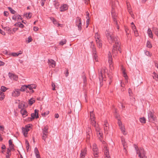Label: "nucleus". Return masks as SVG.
I'll use <instances>...</instances> for the list:
<instances>
[{"label":"nucleus","mask_w":158,"mask_h":158,"mask_svg":"<svg viewBox=\"0 0 158 158\" xmlns=\"http://www.w3.org/2000/svg\"><path fill=\"white\" fill-rule=\"evenodd\" d=\"M106 37L110 43H115V45H114L112 49V53L113 55H116L117 53V51L121 52L120 50V40L117 37L115 36L112 32L109 30H106L105 32Z\"/></svg>","instance_id":"f257e3e1"},{"label":"nucleus","mask_w":158,"mask_h":158,"mask_svg":"<svg viewBox=\"0 0 158 158\" xmlns=\"http://www.w3.org/2000/svg\"><path fill=\"white\" fill-rule=\"evenodd\" d=\"M135 148L137 154H139V156L140 158H147L145 156V152L143 148H140V149H137V147L135 145Z\"/></svg>","instance_id":"f03ea898"},{"label":"nucleus","mask_w":158,"mask_h":158,"mask_svg":"<svg viewBox=\"0 0 158 158\" xmlns=\"http://www.w3.org/2000/svg\"><path fill=\"white\" fill-rule=\"evenodd\" d=\"M48 126H46L42 129V134H41L42 139L45 142L46 139L48 138Z\"/></svg>","instance_id":"7ed1b4c3"},{"label":"nucleus","mask_w":158,"mask_h":158,"mask_svg":"<svg viewBox=\"0 0 158 158\" xmlns=\"http://www.w3.org/2000/svg\"><path fill=\"white\" fill-rule=\"evenodd\" d=\"M93 125L94 126L95 128V130L96 131V134L99 138V140L101 142H102L103 134L101 132L100 128L99 127L98 125L96 124V123Z\"/></svg>","instance_id":"20e7f679"},{"label":"nucleus","mask_w":158,"mask_h":158,"mask_svg":"<svg viewBox=\"0 0 158 158\" xmlns=\"http://www.w3.org/2000/svg\"><path fill=\"white\" fill-rule=\"evenodd\" d=\"M148 119L150 121H155L156 120V117L154 113L151 111H150L148 113Z\"/></svg>","instance_id":"39448f33"},{"label":"nucleus","mask_w":158,"mask_h":158,"mask_svg":"<svg viewBox=\"0 0 158 158\" xmlns=\"http://www.w3.org/2000/svg\"><path fill=\"white\" fill-rule=\"evenodd\" d=\"M107 70L106 68H102L100 71V73H99V79L103 80L105 76L104 74L106 73Z\"/></svg>","instance_id":"423d86ee"},{"label":"nucleus","mask_w":158,"mask_h":158,"mask_svg":"<svg viewBox=\"0 0 158 158\" xmlns=\"http://www.w3.org/2000/svg\"><path fill=\"white\" fill-rule=\"evenodd\" d=\"M76 25L78 28V29L79 31H81L82 29L81 27V21L80 17H77L76 20Z\"/></svg>","instance_id":"0eeeda50"},{"label":"nucleus","mask_w":158,"mask_h":158,"mask_svg":"<svg viewBox=\"0 0 158 158\" xmlns=\"http://www.w3.org/2000/svg\"><path fill=\"white\" fill-rule=\"evenodd\" d=\"M112 10L111 11V14L112 17L113 19V20L114 21V23H116L117 24H118V21L117 20V15L114 12V11L113 10V9L114 8V6H113V4H112Z\"/></svg>","instance_id":"6e6552de"},{"label":"nucleus","mask_w":158,"mask_h":158,"mask_svg":"<svg viewBox=\"0 0 158 158\" xmlns=\"http://www.w3.org/2000/svg\"><path fill=\"white\" fill-rule=\"evenodd\" d=\"M20 94V90L17 89H15L12 93V96L14 97H18Z\"/></svg>","instance_id":"1a4fd4ad"},{"label":"nucleus","mask_w":158,"mask_h":158,"mask_svg":"<svg viewBox=\"0 0 158 158\" xmlns=\"http://www.w3.org/2000/svg\"><path fill=\"white\" fill-rule=\"evenodd\" d=\"M92 52L93 57V59L95 60L96 61H98V59L97 56V52L96 51V48L94 46L92 47Z\"/></svg>","instance_id":"9d476101"},{"label":"nucleus","mask_w":158,"mask_h":158,"mask_svg":"<svg viewBox=\"0 0 158 158\" xmlns=\"http://www.w3.org/2000/svg\"><path fill=\"white\" fill-rule=\"evenodd\" d=\"M118 123L120 129L122 131V133L124 135H125V129L124 127V126L123 125L121 122L120 121V120L118 118Z\"/></svg>","instance_id":"9b49d317"},{"label":"nucleus","mask_w":158,"mask_h":158,"mask_svg":"<svg viewBox=\"0 0 158 158\" xmlns=\"http://www.w3.org/2000/svg\"><path fill=\"white\" fill-rule=\"evenodd\" d=\"M90 119H91V123L92 125H94L96 123V121L95 120V118L93 111L90 112Z\"/></svg>","instance_id":"f8f14e48"},{"label":"nucleus","mask_w":158,"mask_h":158,"mask_svg":"<svg viewBox=\"0 0 158 158\" xmlns=\"http://www.w3.org/2000/svg\"><path fill=\"white\" fill-rule=\"evenodd\" d=\"M109 125L106 120H105L103 122L104 129L105 132H107L109 129Z\"/></svg>","instance_id":"ddd939ff"},{"label":"nucleus","mask_w":158,"mask_h":158,"mask_svg":"<svg viewBox=\"0 0 158 158\" xmlns=\"http://www.w3.org/2000/svg\"><path fill=\"white\" fill-rule=\"evenodd\" d=\"M38 112L39 110H38L36 109L35 110L34 113H32L31 114V119H34L35 118H38Z\"/></svg>","instance_id":"4468645a"},{"label":"nucleus","mask_w":158,"mask_h":158,"mask_svg":"<svg viewBox=\"0 0 158 158\" xmlns=\"http://www.w3.org/2000/svg\"><path fill=\"white\" fill-rule=\"evenodd\" d=\"M87 154V150L85 148L81 151V153L80 155V158H84Z\"/></svg>","instance_id":"2eb2a0df"},{"label":"nucleus","mask_w":158,"mask_h":158,"mask_svg":"<svg viewBox=\"0 0 158 158\" xmlns=\"http://www.w3.org/2000/svg\"><path fill=\"white\" fill-rule=\"evenodd\" d=\"M48 63L49 65L52 67H54L56 66V62L52 59H49Z\"/></svg>","instance_id":"dca6fc26"},{"label":"nucleus","mask_w":158,"mask_h":158,"mask_svg":"<svg viewBox=\"0 0 158 158\" xmlns=\"http://www.w3.org/2000/svg\"><path fill=\"white\" fill-rule=\"evenodd\" d=\"M8 74L9 77L11 80H17L18 78V77L17 76L13 73H9Z\"/></svg>","instance_id":"f3484780"},{"label":"nucleus","mask_w":158,"mask_h":158,"mask_svg":"<svg viewBox=\"0 0 158 158\" xmlns=\"http://www.w3.org/2000/svg\"><path fill=\"white\" fill-rule=\"evenodd\" d=\"M68 9V6L67 4H64L60 7V11L63 12L66 10Z\"/></svg>","instance_id":"a211bd4d"},{"label":"nucleus","mask_w":158,"mask_h":158,"mask_svg":"<svg viewBox=\"0 0 158 158\" xmlns=\"http://www.w3.org/2000/svg\"><path fill=\"white\" fill-rule=\"evenodd\" d=\"M93 150L94 152H95V154L96 155H98V149L97 147L96 144L95 143H94L93 145Z\"/></svg>","instance_id":"6ab92c4d"},{"label":"nucleus","mask_w":158,"mask_h":158,"mask_svg":"<svg viewBox=\"0 0 158 158\" xmlns=\"http://www.w3.org/2000/svg\"><path fill=\"white\" fill-rule=\"evenodd\" d=\"M96 42L98 47L99 48H101L102 46V43L101 40L100 39H96Z\"/></svg>","instance_id":"aec40b11"},{"label":"nucleus","mask_w":158,"mask_h":158,"mask_svg":"<svg viewBox=\"0 0 158 158\" xmlns=\"http://www.w3.org/2000/svg\"><path fill=\"white\" fill-rule=\"evenodd\" d=\"M131 28L134 32L135 35L136 36H138L139 35L138 32L135 25H134L132 26Z\"/></svg>","instance_id":"412c9836"},{"label":"nucleus","mask_w":158,"mask_h":158,"mask_svg":"<svg viewBox=\"0 0 158 158\" xmlns=\"http://www.w3.org/2000/svg\"><path fill=\"white\" fill-rule=\"evenodd\" d=\"M108 62L110 64V66L111 65V63L112 61V55L111 53L110 52H109L108 54Z\"/></svg>","instance_id":"4be33fe9"},{"label":"nucleus","mask_w":158,"mask_h":158,"mask_svg":"<svg viewBox=\"0 0 158 158\" xmlns=\"http://www.w3.org/2000/svg\"><path fill=\"white\" fill-rule=\"evenodd\" d=\"M28 86L27 85H23L22 86L20 89H19L20 91H21L22 92H24L25 91H26L27 89Z\"/></svg>","instance_id":"5701e85b"},{"label":"nucleus","mask_w":158,"mask_h":158,"mask_svg":"<svg viewBox=\"0 0 158 158\" xmlns=\"http://www.w3.org/2000/svg\"><path fill=\"white\" fill-rule=\"evenodd\" d=\"M51 20L52 21V22L55 25H56L57 26L59 27L60 25V24H59L57 21L56 20V19H55L53 18H51Z\"/></svg>","instance_id":"b1692460"},{"label":"nucleus","mask_w":158,"mask_h":158,"mask_svg":"<svg viewBox=\"0 0 158 158\" xmlns=\"http://www.w3.org/2000/svg\"><path fill=\"white\" fill-rule=\"evenodd\" d=\"M147 33L149 37L152 39L153 38V34L150 28L148 29L147 31Z\"/></svg>","instance_id":"393cba45"},{"label":"nucleus","mask_w":158,"mask_h":158,"mask_svg":"<svg viewBox=\"0 0 158 158\" xmlns=\"http://www.w3.org/2000/svg\"><path fill=\"white\" fill-rule=\"evenodd\" d=\"M122 143L123 145V147H124V152L126 153H127V151L126 150V148L127 147V146H126L127 144H126V143L125 142L124 139H122Z\"/></svg>","instance_id":"a878e982"},{"label":"nucleus","mask_w":158,"mask_h":158,"mask_svg":"<svg viewBox=\"0 0 158 158\" xmlns=\"http://www.w3.org/2000/svg\"><path fill=\"white\" fill-rule=\"evenodd\" d=\"M27 88H28L30 90H31L33 89H35L36 86L35 84H30L28 85Z\"/></svg>","instance_id":"bb28decb"},{"label":"nucleus","mask_w":158,"mask_h":158,"mask_svg":"<svg viewBox=\"0 0 158 158\" xmlns=\"http://www.w3.org/2000/svg\"><path fill=\"white\" fill-rule=\"evenodd\" d=\"M152 29L154 33L158 37V28L156 27H153Z\"/></svg>","instance_id":"cd10ccee"},{"label":"nucleus","mask_w":158,"mask_h":158,"mask_svg":"<svg viewBox=\"0 0 158 158\" xmlns=\"http://www.w3.org/2000/svg\"><path fill=\"white\" fill-rule=\"evenodd\" d=\"M104 153L105 155L106 156H110L109 155V150L107 148V147L105 146H104Z\"/></svg>","instance_id":"c85d7f7f"},{"label":"nucleus","mask_w":158,"mask_h":158,"mask_svg":"<svg viewBox=\"0 0 158 158\" xmlns=\"http://www.w3.org/2000/svg\"><path fill=\"white\" fill-rule=\"evenodd\" d=\"M25 103L24 102H21L19 105L18 107L19 108L22 109L25 107Z\"/></svg>","instance_id":"c756f323"},{"label":"nucleus","mask_w":158,"mask_h":158,"mask_svg":"<svg viewBox=\"0 0 158 158\" xmlns=\"http://www.w3.org/2000/svg\"><path fill=\"white\" fill-rule=\"evenodd\" d=\"M15 25L16 26H18L21 28H23L24 27V25L21 23L20 22H18L15 24Z\"/></svg>","instance_id":"7c9ffc66"},{"label":"nucleus","mask_w":158,"mask_h":158,"mask_svg":"<svg viewBox=\"0 0 158 158\" xmlns=\"http://www.w3.org/2000/svg\"><path fill=\"white\" fill-rule=\"evenodd\" d=\"M22 132L25 137H26L27 136V132L26 129H25L24 128H22Z\"/></svg>","instance_id":"2f4dec72"},{"label":"nucleus","mask_w":158,"mask_h":158,"mask_svg":"<svg viewBox=\"0 0 158 158\" xmlns=\"http://www.w3.org/2000/svg\"><path fill=\"white\" fill-rule=\"evenodd\" d=\"M140 122L142 123H146V119L144 117L141 118L139 119Z\"/></svg>","instance_id":"473e14b6"},{"label":"nucleus","mask_w":158,"mask_h":158,"mask_svg":"<svg viewBox=\"0 0 158 158\" xmlns=\"http://www.w3.org/2000/svg\"><path fill=\"white\" fill-rule=\"evenodd\" d=\"M153 78L155 79L156 81L158 80V75L155 73V72L153 73Z\"/></svg>","instance_id":"72a5a7b5"},{"label":"nucleus","mask_w":158,"mask_h":158,"mask_svg":"<svg viewBox=\"0 0 158 158\" xmlns=\"http://www.w3.org/2000/svg\"><path fill=\"white\" fill-rule=\"evenodd\" d=\"M4 94L1 91H0V100H3L4 98Z\"/></svg>","instance_id":"f704fd0d"},{"label":"nucleus","mask_w":158,"mask_h":158,"mask_svg":"<svg viewBox=\"0 0 158 158\" xmlns=\"http://www.w3.org/2000/svg\"><path fill=\"white\" fill-rule=\"evenodd\" d=\"M66 42V40L65 39H64L62 40L60 42V45H63L65 44Z\"/></svg>","instance_id":"c9c22d12"},{"label":"nucleus","mask_w":158,"mask_h":158,"mask_svg":"<svg viewBox=\"0 0 158 158\" xmlns=\"http://www.w3.org/2000/svg\"><path fill=\"white\" fill-rule=\"evenodd\" d=\"M147 47L149 48H151L152 47V45L150 41L148 40L147 43Z\"/></svg>","instance_id":"e433bc0d"},{"label":"nucleus","mask_w":158,"mask_h":158,"mask_svg":"<svg viewBox=\"0 0 158 158\" xmlns=\"http://www.w3.org/2000/svg\"><path fill=\"white\" fill-rule=\"evenodd\" d=\"M28 102L29 104L30 105H31L34 103L35 102V100L31 98L29 100Z\"/></svg>","instance_id":"4c0bfd02"},{"label":"nucleus","mask_w":158,"mask_h":158,"mask_svg":"<svg viewBox=\"0 0 158 158\" xmlns=\"http://www.w3.org/2000/svg\"><path fill=\"white\" fill-rule=\"evenodd\" d=\"M31 14V13H27L24 14V15L27 18V19H30L31 17V15H30Z\"/></svg>","instance_id":"58836bf2"},{"label":"nucleus","mask_w":158,"mask_h":158,"mask_svg":"<svg viewBox=\"0 0 158 158\" xmlns=\"http://www.w3.org/2000/svg\"><path fill=\"white\" fill-rule=\"evenodd\" d=\"M21 114H22V115H23V117H24L25 116H27V112L26 110H23L21 111Z\"/></svg>","instance_id":"ea45409f"},{"label":"nucleus","mask_w":158,"mask_h":158,"mask_svg":"<svg viewBox=\"0 0 158 158\" xmlns=\"http://www.w3.org/2000/svg\"><path fill=\"white\" fill-rule=\"evenodd\" d=\"M8 8L12 14H15L16 13V11L11 7H8Z\"/></svg>","instance_id":"a19ab883"},{"label":"nucleus","mask_w":158,"mask_h":158,"mask_svg":"<svg viewBox=\"0 0 158 158\" xmlns=\"http://www.w3.org/2000/svg\"><path fill=\"white\" fill-rule=\"evenodd\" d=\"M7 89H8V88H6V87H5L4 86H2L1 87V90L3 92H4L6 91V90Z\"/></svg>","instance_id":"79ce46f5"},{"label":"nucleus","mask_w":158,"mask_h":158,"mask_svg":"<svg viewBox=\"0 0 158 158\" xmlns=\"http://www.w3.org/2000/svg\"><path fill=\"white\" fill-rule=\"evenodd\" d=\"M5 30L7 31L8 32H10L11 31V30L9 27H5L4 28Z\"/></svg>","instance_id":"37998d69"},{"label":"nucleus","mask_w":158,"mask_h":158,"mask_svg":"<svg viewBox=\"0 0 158 158\" xmlns=\"http://www.w3.org/2000/svg\"><path fill=\"white\" fill-rule=\"evenodd\" d=\"M34 152L35 154V155H37L39 154V151L37 148H35L34 149Z\"/></svg>","instance_id":"c03bdc74"},{"label":"nucleus","mask_w":158,"mask_h":158,"mask_svg":"<svg viewBox=\"0 0 158 158\" xmlns=\"http://www.w3.org/2000/svg\"><path fill=\"white\" fill-rule=\"evenodd\" d=\"M21 54V53H17L13 52L11 53V55L14 56H17Z\"/></svg>","instance_id":"a18cd8bd"},{"label":"nucleus","mask_w":158,"mask_h":158,"mask_svg":"<svg viewBox=\"0 0 158 158\" xmlns=\"http://www.w3.org/2000/svg\"><path fill=\"white\" fill-rule=\"evenodd\" d=\"M95 38L96 39H96H100V36L98 33H95Z\"/></svg>","instance_id":"49530a36"},{"label":"nucleus","mask_w":158,"mask_h":158,"mask_svg":"<svg viewBox=\"0 0 158 158\" xmlns=\"http://www.w3.org/2000/svg\"><path fill=\"white\" fill-rule=\"evenodd\" d=\"M59 5L60 4L59 2H56L55 3L54 5L56 9H57L59 7Z\"/></svg>","instance_id":"de8ad7c7"},{"label":"nucleus","mask_w":158,"mask_h":158,"mask_svg":"<svg viewBox=\"0 0 158 158\" xmlns=\"http://www.w3.org/2000/svg\"><path fill=\"white\" fill-rule=\"evenodd\" d=\"M145 53V55L147 56H151V54L150 53V52L148 51H146Z\"/></svg>","instance_id":"09e8293b"},{"label":"nucleus","mask_w":158,"mask_h":158,"mask_svg":"<svg viewBox=\"0 0 158 158\" xmlns=\"http://www.w3.org/2000/svg\"><path fill=\"white\" fill-rule=\"evenodd\" d=\"M18 18V15H15L14 16H13L12 17V19L15 20H16Z\"/></svg>","instance_id":"8fccbe9b"},{"label":"nucleus","mask_w":158,"mask_h":158,"mask_svg":"<svg viewBox=\"0 0 158 158\" xmlns=\"http://www.w3.org/2000/svg\"><path fill=\"white\" fill-rule=\"evenodd\" d=\"M88 130H89V133H88L87 132V138H89V137H90V133H89V131H91V129L89 128H88Z\"/></svg>","instance_id":"3c124183"},{"label":"nucleus","mask_w":158,"mask_h":158,"mask_svg":"<svg viewBox=\"0 0 158 158\" xmlns=\"http://www.w3.org/2000/svg\"><path fill=\"white\" fill-rule=\"evenodd\" d=\"M32 40V39L31 36H29L28 38V43L31 42Z\"/></svg>","instance_id":"603ef678"},{"label":"nucleus","mask_w":158,"mask_h":158,"mask_svg":"<svg viewBox=\"0 0 158 158\" xmlns=\"http://www.w3.org/2000/svg\"><path fill=\"white\" fill-rule=\"evenodd\" d=\"M66 72L65 73V76L66 77H67L69 75V71H68V69H66Z\"/></svg>","instance_id":"864d4df0"},{"label":"nucleus","mask_w":158,"mask_h":158,"mask_svg":"<svg viewBox=\"0 0 158 158\" xmlns=\"http://www.w3.org/2000/svg\"><path fill=\"white\" fill-rule=\"evenodd\" d=\"M123 75L124 77L125 78H126L127 77V75L124 70L123 71Z\"/></svg>","instance_id":"5fc2aeb1"},{"label":"nucleus","mask_w":158,"mask_h":158,"mask_svg":"<svg viewBox=\"0 0 158 158\" xmlns=\"http://www.w3.org/2000/svg\"><path fill=\"white\" fill-rule=\"evenodd\" d=\"M9 148L11 150H12L14 149V144L13 145H9Z\"/></svg>","instance_id":"6e6d98bb"},{"label":"nucleus","mask_w":158,"mask_h":158,"mask_svg":"<svg viewBox=\"0 0 158 158\" xmlns=\"http://www.w3.org/2000/svg\"><path fill=\"white\" fill-rule=\"evenodd\" d=\"M52 89L53 90H55V85L54 84L52 83Z\"/></svg>","instance_id":"4d7b16f0"},{"label":"nucleus","mask_w":158,"mask_h":158,"mask_svg":"<svg viewBox=\"0 0 158 158\" xmlns=\"http://www.w3.org/2000/svg\"><path fill=\"white\" fill-rule=\"evenodd\" d=\"M32 126V125L31 124H29L25 126V127L26 128H29L31 127Z\"/></svg>","instance_id":"13d9d810"},{"label":"nucleus","mask_w":158,"mask_h":158,"mask_svg":"<svg viewBox=\"0 0 158 158\" xmlns=\"http://www.w3.org/2000/svg\"><path fill=\"white\" fill-rule=\"evenodd\" d=\"M0 33L3 35H5V33L4 31H2L1 29H0Z\"/></svg>","instance_id":"bf43d9fd"},{"label":"nucleus","mask_w":158,"mask_h":158,"mask_svg":"<svg viewBox=\"0 0 158 158\" xmlns=\"http://www.w3.org/2000/svg\"><path fill=\"white\" fill-rule=\"evenodd\" d=\"M83 81L84 83H85L86 81V78L85 76L84 75L83 76Z\"/></svg>","instance_id":"052dcab7"},{"label":"nucleus","mask_w":158,"mask_h":158,"mask_svg":"<svg viewBox=\"0 0 158 158\" xmlns=\"http://www.w3.org/2000/svg\"><path fill=\"white\" fill-rule=\"evenodd\" d=\"M11 150H10L9 148H8L7 149V154H10V151Z\"/></svg>","instance_id":"680f3d73"},{"label":"nucleus","mask_w":158,"mask_h":158,"mask_svg":"<svg viewBox=\"0 0 158 158\" xmlns=\"http://www.w3.org/2000/svg\"><path fill=\"white\" fill-rule=\"evenodd\" d=\"M127 8L128 10V11H129L131 10V7H130V6H129V5L128 4V3H127Z\"/></svg>","instance_id":"e2e57ef3"},{"label":"nucleus","mask_w":158,"mask_h":158,"mask_svg":"<svg viewBox=\"0 0 158 158\" xmlns=\"http://www.w3.org/2000/svg\"><path fill=\"white\" fill-rule=\"evenodd\" d=\"M4 15L6 16H7L8 15V13L7 11H4Z\"/></svg>","instance_id":"0e129e2a"},{"label":"nucleus","mask_w":158,"mask_h":158,"mask_svg":"<svg viewBox=\"0 0 158 158\" xmlns=\"http://www.w3.org/2000/svg\"><path fill=\"white\" fill-rule=\"evenodd\" d=\"M128 93L130 96L131 95L132 91L131 89L130 88L128 89Z\"/></svg>","instance_id":"69168bd1"},{"label":"nucleus","mask_w":158,"mask_h":158,"mask_svg":"<svg viewBox=\"0 0 158 158\" xmlns=\"http://www.w3.org/2000/svg\"><path fill=\"white\" fill-rule=\"evenodd\" d=\"M9 145H13V144L12 143V140L10 139V140H9Z\"/></svg>","instance_id":"338daca9"},{"label":"nucleus","mask_w":158,"mask_h":158,"mask_svg":"<svg viewBox=\"0 0 158 158\" xmlns=\"http://www.w3.org/2000/svg\"><path fill=\"white\" fill-rule=\"evenodd\" d=\"M38 28L37 27H33V30L35 31H38Z\"/></svg>","instance_id":"774afa93"}]
</instances>
